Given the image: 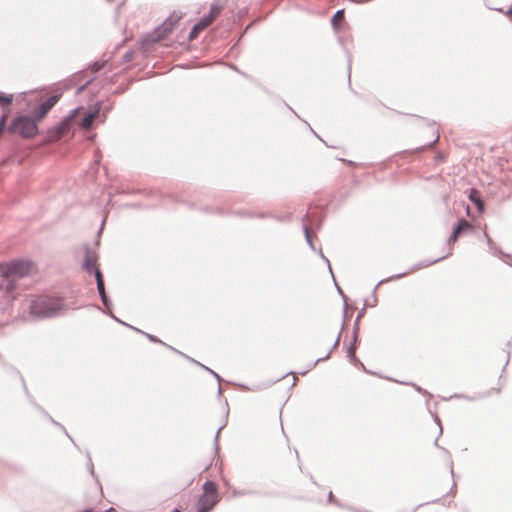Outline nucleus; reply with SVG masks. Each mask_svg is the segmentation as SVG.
I'll return each instance as SVG.
<instances>
[{
	"instance_id": "1",
	"label": "nucleus",
	"mask_w": 512,
	"mask_h": 512,
	"mask_svg": "<svg viewBox=\"0 0 512 512\" xmlns=\"http://www.w3.org/2000/svg\"><path fill=\"white\" fill-rule=\"evenodd\" d=\"M32 270L33 265L27 261L0 263V277L6 282V290L12 291L15 288L16 280L29 275Z\"/></svg>"
},
{
	"instance_id": "2",
	"label": "nucleus",
	"mask_w": 512,
	"mask_h": 512,
	"mask_svg": "<svg viewBox=\"0 0 512 512\" xmlns=\"http://www.w3.org/2000/svg\"><path fill=\"white\" fill-rule=\"evenodd\" d=\"M64 308V304L60 298L39 296L32 301L30 305V313L36 317H51Z\"/></svg>"
},
{
	"instance_id": "3",
	"label": "nucleus",
	"mask_w": 512,
	"mask_h": 512,
	"mask_svg": "<svg viewBox=\"0 0 512 512\" xmlns=\"http://www.w3.org/2000/svg\"><path fill=\"white\" fill-rule=\"evenodd\" d=\"M220 501L217 486L212 481L203 485V493L197 502V512H210Z\"/></svg>"
},
{
	"instance_id": "4",
	"label": "nucleus",
	"mask_w": 512,
	"mask_h": 512,
	"mask_svg": "<svg viewBox=\"0 0 512 512\" xmlns=\"http://www.w3.org/2000/svg\"><path fill=\"white\" fill-rule=\"evenodd\" d=\"M11 130L19 133L24 138H33L38 132L36 120L28 116H21L15 119Z\"/></svg>"
},
{
	"instance_id": "5",
	"label": "nucleus",
	"mask_w": 512,
	"mask_h": 512,
	"mask_svg": "<svg viewBox=\"0 0 512 512\" xmlns=\"http://www.w3.org/2000/svg\"><path fill=\"white\" fill-rule=\"evenodd\" d=\"M220 12L221 8L219 6H212L209 15L205 16L197 24L194 25L190 32L189 40L192 41L196 39L203 30H205L212 24V22L218 17Z\"/></svg>"
},
{
	"instance_id": "6",
	"label": "nucleus",
	"mask_w": 512,
	"mask_h": 512,
	"mask_svg": "<svg viewBox=\"0 0 512 512\" xmlns=\"http://www.w3.org/2000/svg\"><path fill=\"white\" fill-rule=\"evenodd\" d=\"M472 230H473V225L471 223H469L467 220L461 219V220H459L458 225L456 226L453 233L451 234L449 241L451 243H455L462 233L469 232Z\"/></svg>"
},
{
	"instance_id": "7",
	"label": "nucleus",
	"mask_w": 512,
	"mask_h": 512,
	"mask_svg": "<svg viewBox=\"0 0 512 512\" xmlns=\"http://www.w3.org/2000/svg\"><path fill=\"white\" fill-rule=\"evenodd\" d=\"M71 122H72V117L65 118L53 131V133L50 136L51 139L58 140V139L62 138L64 135H66L70 130Z\"/></svg>"
},
{
	"instance_id": "8",
	"label": "nucleus",
	"mask_w": 512,
	"mask_h": 512,
	"mask_svg": "<svg viewBox=\"0 0 512 512\" xmlns=\"http://www.w3.org/2000/svg\"><path fill=\"white\" fill-rule=\"evenodd\" d=\"M97 260H98L97 254L93 251L87 250L85 253V258H84V263H83L84 269L89 273L94 272L96 274V269H99L97 267Z\"/></svg>"
},
{
	"instance_id": "9",
	"label": "nucleus",
	"mask_w": 512,
	"mask_h": 512,
	"mask_svg": "<svg viewBox=\"0 0 512 512\" xmlns=\"http://www.w3.org/2000/svg\"><path fill=\"white\" fill-rule=\"evenodd\" d=\"M180 19H181V15H179V14L174 13V14L170 15L162 24L161 29L165 33L170 32L173 29V27L180 21Z\"/></svg>"
},
{
	"instance_id": "10",
	"label": "nucleus",
	"mask_w": 512,
	"mask_h": 512,
	"mask_svg": "<svg viewBox=\"0 0 512 512\" xmlns=\"http://www.w3.org/2000/svg\"><path fill=\"white\" fill-rule=\"evenodd\" d=\"M99 115V110L96 109L95 111H92L90 113H88L82 120L81 122V127L85 130H88L91 128L94 120L98 117Z\"/></svg>"
},
{
	"instance_id": "11",
	"label": "nucleus",
	"mask_w": 512,
	"mask_h": 512,
	"mask_svg": "<svg viewBox=\"0 0 512 512\" xmlns=\"http://www.w3.org/2000/svg\"><path fill=\"white\" fill-rule=\"evenodd\" d=\"M469 199L477 206L479 212H483L484 203L480 198V193L476 189H471L469 193Z\"/></svg>"
},
{
	"instance_id": "12",
	"label": "nucleus",
	"mask_w": 512,
	"mask_h": 512,
	"mask_svg": "<svg viewBox=\"0 0 512 512\" xmlns=\"http://www.w3.org/2000/svg\"><path fill=\"white\" fill-rule=\"evenodd\" d=\"M59 98V95H53L47 101L43 102L40 105V109L43 110V114H47L49 110L58 102Z\"/></svg>"
},
{
	"instance_id": "13",
	"label": "nucleus",
	"mask_w": 512,
	"mask_h": 512,
	"mask_svg": "<svg viewBox=\"0 0 512 512\" xmlns=\"http://www.w3.org/2000/svg\"><path fill=\"white\" fill-rule=\"evenodd\" d=\"M96 282H97V288L99 291V294L103 301H105L106 295H105V288H104V281L102 278V273L99 269H96Z\"/></svg>"
},
{
	"instance_id": "14",
	"label": "nucleus",
	"mask_w": 512,
	"mask_h": 512,
	"mask_svg": "<svg viewBox=\"0 0 512 512\" xmlns=\"http://www.w3.org/2000/svg\"><path fill=\"white\" fill-rule=\"evenodd\" d=\"M344 20V10H339L337 11L333 18H332V24L334 27H339L342 23V21Z\"/></svg>"
},
{
	"instance_id": "15",
	"label": "nucleus",
	"mask_w": 512,
	"mask_h": 512,
	"mask_svg": "<svg viewBox=\"0 0 512 512\" xmlns=\"http://www.w3.org/2000/svg\"><path fill=\"white\" fill-rule=\"evenodd\" d=\"M12 101V96H6L0 93V104L1 105H8Z\"/></svg>"
},
{
	"instance_id": "16",
	"label": "nucleus",
	"mask_w": 512,
	"mask_h": 512,
	"mask_svg": "<svg viewBox=\"0 0 512 512\" xmlns=\"http://www.w3.org/2000/svg\"><path fill=\"white\" fill-rule=\"evenodd\" d=\"M46 114H43V110L40 107L34 112V118L36 121L42 120Z\"/></svg>"
},
{
	"instance_id": "17",
	"label": "nucleus",
	"mask_w": 512,
	"mask_h": 512,
	"mask_svg": "<svg viewBox=\"0 0 512 512\" xmlns=\"http://www.w3.org/2000/svg\"><path fill=\"white\" fill-rule=\"evenodd\" d=\"M102 67H103V64L94 63V64L92 65V70H93V72H97V71H99Z\"/></svg>"
},
{
	"instance_id": "18",
	"label": "nucleus",
	"mask_w": 512,
	"mask_h": 512,
	"mask_svg": "<svg viewBox=\"0 0 512 512\" xmlns=\"http://www.w3.org/2000/svg\"><path fill=\"white\" fill-rule=\"evenodd\" d=\"M436 157L439 161H442V162L446 160V155L443 153H438Z\"/></svg>"
},
{
	"instance_id": "19",
	"label": "nucleus",
	"mask_w": 512,
	"mask_h": 512,
	"mask_svg": "<svg viewBox=\"0 0 512 512\" xmlns=\"http://www.w3.org/2000/svg\"><path fill=\"white\" fill-rule=\"evenodd\" d=\"M506 15L510 18L512 21V7L506 12Z\"/></svg>"
}]
</instances>
